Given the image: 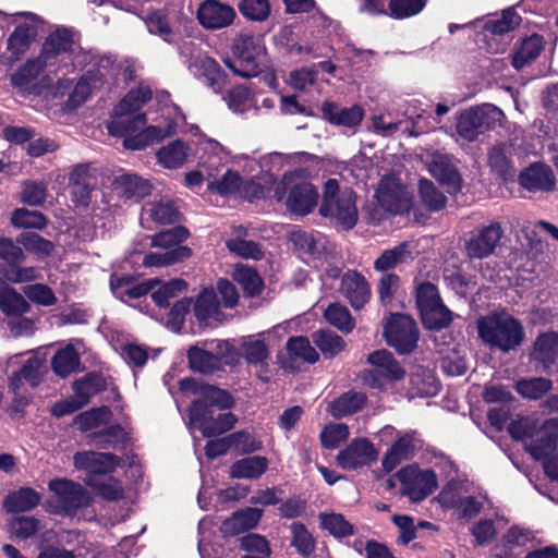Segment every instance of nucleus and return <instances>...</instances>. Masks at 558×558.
Returning <instances> with one entry per match:
<instances>
[{
  "mask_svg": "<svg viewBox=\"0 0 558 558\" xmlns=\"http://www.w3.org/2000/svg\"><path fill=\"white\" fill-rule=\"evenodd\" d=\"M423 325L427 329L440 330L452 322V313L439 302L437 305L420 312Z\"/></svg>",
  "mask_w": 558,
  "mask_h": 558,
  "instance_id": "5fc2aeb1",
  "label": "nucleus"
},
{
  "mask_svg": "<svg viewBox=\"0 0 558 558\" xmlns=\"http://www.w3.org/2000/svg\"><path fill=\"white\" fill-rule=\"evenodd\" d=\"M194 392H199L201 398L195 402L206 404L207 409H230L233 405V399L230 393L226 390L219 389L215 386H201L199 388H193Z\"/></svg>",
  "mask_w": 558,
  "mask_h": 558,
  "instance_id": "09e8293b",
  "label": "nucleus"
},
{
  "mask_svg": "<svg viewBox=\"0 0 558 558\" xmlns=\"http://www.w3.org/2000/svg\"><path fill=\"white\" fill-rule=\"evenodd\" d=\"M409 259H412L409 244L403 242L392 248L385 250L374 262V268L376 271L386 272Z\"/></svg>",
  "mask_w": 558,
  "mask_h": 558,
  "instance_id": "c03bdc74",
  "label": "nucleus"
},
{
  "mask_svg": "<svg viewBox=\"0 0 558 558\" xmlns=\"http://www.w3.org/2000/svg\"><path fill=\"white\" fill-rule=\"evenodd\" d=\"M543 48L544 40L542 36L531 35L524 38L520 48L512 54L511 64L517 70L523 69L539 56Z\"/></svg>",
  "mask_w": 558,
  "mask_h": 558,
  "instance_id": "a19ab883",
  "label": "nucleus"
},
{
  "mask_svg": "<svg viewBox=\"0 0 558 558\" xmlns=\"http://www.w3.org/2000/svg\"><path fill=\"white\" fill-rule=\"evenodd\" d=\"M233 53L239 66L230 60L225 63L236 75L250 78L259 74L265 63V47L258 38L247 34L240 35L234 40Z\"/></svg>",
  "mask_w": 558,
  "mask_h": 558,
  "instance_id": "6e6552de",
  "label": "nucleus"
},
{
  "mask_svg": "<svg viewBox=\"0 0 558 558\" xmlns=\"http://www.w3.org/2000/svg\"><path fill=\"white\" fill-rule=\"evenodd\" d=\"M187 357L191 368L203 374L213 373L220 367V357L207 350L191 348Z\"/></svg>",
  "mask_w": 558,
  "mask_h": 558,
  "instance_id": "864d4df0",
  "label": "nucleus"
},
{
  "mask_svg": "<svg viewBox=\"0 0 558 558\" xmlns=\"http://www.w3.org/2000/svg\"><path fill=\"white\" fill-rule=\"evenodd\" d=\"M418 191L422 202L429 210L437 211L445 207L447 198L432 181L420 180Z\"/></svg>",
  "mask_w": 558,
  "mask_h": 558,
  "instance_id": "338daca9",
  "label": "nucleus"
},
{
  "mask_svg": "<svg viewBox=\"0 0 558 558\" xmlns=\"http://www.w3.org/2000/svg\"><path fill=\"white\" fill-rule=\"evenodd\" d=\"M510 155L511 148L506 144H497L488 151V165L492 171L504 180H507L514 174Z\"/></svg>",
  "mask_w": 558,
  "mask_h": 558,
  "instance_id": "37998d69",
  "label": "nucleus"
},
{
  "mask_svg": "<svg viewBox=\"0 0 558 558\" xmlns=\"http://www.w3.org/2000/svg\"><path fill=\"white\" fill-rule=\"evenodd\" d=\"M289 240L300 258L308 266L319 269L328 263L331 252L322 233L296 229L290 233Z\"/></svg>",
  "mask_w": 558,
  "mask_h": 558,
  "instance_id": "9b49d317",
  "label": "nucleus"
},
{
  "mask_svg": "<svg viewBox=\"0 0 558 558\" xmlns=\"http://www.w3.org/2000/svg\"><path fill=\"white\" fill-rule=\"evenodd\" d=\"M341 294L354 310H361L371 299V288L366 278L356 270H348L341 277Z\"/></svg>",
  "mask_w": 558,
  "mask_h": 558,
  "instance_id": "5701e85b",
  "label": "nucleus"
},
{
  "mask_svg": "<svg viewBox=\"0 0 558 558\" xmlns=\"http://www.w3.org/2000/svg\"><path fill=\"white\" fill-rule=\"evenodd\" d=\"M519 182L530 192H548L555 186L556 180L551 169L544 165H532L521 172Z\"/></svg>",
  "mask_w": 558,
  "mask_h": 558,
  "instance_id": "c756f323",
  "label": "nucleus"
},
{
  "mask_svg": "<svg viewBox=\"0 0 558 558\" xmlns=\"http://www.w3.org/2000/svg\"><path fill=\"white\" fill-rule=\"evenodd\" d=\"M157 279H149L143 282L134 283L130 277L111 279V289L117 298L126 302L128 300L140 299L151 292Z\"/></svg>",
  "mask_w": 558,
  "mask_h": 558,
  "instance_id": "72a5a7b5",
  "label": "nucleus"
},
{
  "mask_svg": "<svg viewBox=\"0 0 558 558\" xmlns=\"http://www.w3.org/2000/svg\"><path fill=\"white\" fill-rule=\"evenodd\" d=\"M191 254L192 251L189 247H174L162 253L155 252L147 254L144 257L143 264L149 267L168 266L189 258Z\"/></svg>",
  "mask_w": 558,
  "mask_h": 558,
  "instance_id": "052dcab7",
  "label": "nucleus"
},
{
  "mask_svg": "<svg viewBox=\"0 0 558 558\" xmlns=\"http://www.w3.org/2000/svg\"><path fill=\"white\" fill-rule=\"evenodd\" d=\"M0 310L7 315H22L29 310L24 295L11 287L0 290Z\"/></svg>",
  "mask_w": 558,
  "mask_h": 558,
  "instance_id": "6e6d98bb",
  "label": "nucleus"
},
{
  "mask_svg": "<svg viewBox=\"0 0 558 558\" xmlns=\"http://www.w3.org/2000/svg\"><path fill=\"white\" fill-rule=\"evenodd\" d=\"M290 531L292 534L291 545L296 551L304 557L312 555L315 550V539L306 526L301 522H293L290 525Z\"/></svg>",
  "mask_w": 558,
  "mask_h": 558,
  "instance_id": "680f3d73",
  "label": "nucleus"
},
{
  "mask_svg": "<svg viewBox=\"0 0 558 558\" xmlns=\"http://www.w3.org/2000/svg\"><path fill=\"white\" fill-rule=\"evenodd\" d=\"M421 447L422 442L415 432L400 435L383 458V468L386 472L393 471L401 462L411 459Z\"/></svg>",
  "mask_w": 558,
  "mask_h": 558,
  "instance_id": "393cba45",
  "label": "nucleus"
},
{
  "mask_svg": "<svg viewBox=\"0 0 558 558\" xmlns=\"http://www.w3.org/2000/svg\"><path fill=\"white\" fill-rule=\"evenodd\" d=\"M40 501V495L29 487L20 488L7 496L3 508L11 513L29 511Z\"/></svg>",
  "mask_w": 558,
  "mask_h": 558,
  "instance_id": "ea45409f",
  "label": "nucleus"
},
{
  "mask_svg": "<svg viewBox=\"0 0 558 558\" xmlns=\"http://www.w3.org/2000/svg\"><path fill=\"white\" fill-rule=\"evenodd\" d=\"M531 357L544 371L549 369L558 361V332L550 331L539 335L534 342Z\"/></svg>",
  "mask_w": 558,
  "mask_h": 558,
  "instance_id": "2f4dec72",
  "label": "nucleus"
},
{
  "mask_svg": "<svg viewBox=\"0 0 558 558\" xmlns=\"http://www.w3.org/2000/svg\"><path fill=\"white\" fill-rule=\"evenodd\" d=\"M57 74L53 59L48 60L46 56V41L43 45L40 54L28 60L11 76L12 85L24 95H40L49 88L52 78Z\"/></svg>",
  "mask_w": 558,
  "mask_h": 558,
  "instance_id": "423d86ee",
  "label": "nucleus"
},
{
  "mask_svg": "<svg viewBox=\"0 0 558 558\" xmlns=\"http://www.w3.org/2000/svg\"><path fill=\"white\" fill-rule=\"evenodd\" d=\"M232 277L250 296H255L262 291L263 281L259 275L251 267L236 265Z\"/></svg>",
  "mask_w": 558,
  "mask_h": 558,
  "instance_id": "4d7b16f0",
  "label": "nucleus"
},
{
  "mask_svg": "<svg viewBox=\"0 0 558 558\" xmlns=\"http://www.w3.org/2000/svg\"><path fill=\"white\" fill-rule=\"evenodd\" d=\"M468 483L452 478L440 492L438 499L442 507L454 509L460 518L471 519L481 512L483 502L474 496L465 495Z\"/></svg>",
  "mask_w": 558,
  "mask_h": 558,
  "instance_id": "2eb2a0df",
  "label": "nucleus"
},
{
  "mask_svg": "<svg viewBox=\"0 0 558 558\" xmlns=\"http://www.w3.org/2000/svg\"><path fill=\"white\" fill-rule=\"evenodd\" d=\"M377 450L366 438H356L338 453L339 465L347 470H355L368 465L377 459Z\"/></svg>",
  "mask_w": 558,
  "mask_h": 558,
  "instance_id": "412c9836",
  "label": "nucleus"
},
{
  "mask_svg": "<svg viewBox=\"0 0 558 558\" xmlns=\"http://www.w3.org/2000/svg\"><path fill=\"white\" fill-rule=\"evenodd\" d=\"M14 15L26 20L14 29L8 39V50L15 58H19L28 50L32 41L37 36L43 20L32 12H16Z\"/></svg>",
  "mask_w": 558,
  "mask_h": 558,
  "instance_id": "aec40b11",
  "label": "nucleus"
},
{
  "mask_svg": "<svg viewBox=\"0 0 558 558\" xmlns=\"http://www.w3.org/2000/svg\"><path fill=\"white\" fill-rule=\"evenodd\" d=\"M197 320L205 326H215L220 322L219 301L214 289H204L194 304Z\"/></svg>",
  "mask_w": 558,
  "mask_h": 558,
  "instance_id": "473e14b6",
  "label": "nucleus"
},
{
  "mask_svg": "<svg viewBox=\"0 0 558 558\" xmlns=\"http://www.w3.org/2000/svg\"><path fill=\"white\" fill-rule=\"evenodd\" d=\"M236 16L234 9L217 0L204 1L197 10L199 24L206 29H221L231 25Z\"/></svg>",
  "mask_w": 558,
  "mask_h": 558,
  "instance_id": "4be33fe9",
  "label": "nucleus"
},
{
  "mask_svg": "<svg viewBox=\"0 0 558 558\" xmlns=\"http://www.w3.org/2000/svg\"><path fill=\"white\" fill-rule=\"evenodd\" d=\"M262 514V510L257 508H245L240 510L222 522L221 531L229 535H235L248 531L257 525Z\"/></svg>",
  "mask_w": 558,
  "mask_h": 558,
  "instance_id": "f704fd0d",
  "label": "nucleus"
},
{
  "mask_svg": "<svg viewBox=\"0 0 558 558\" xmlns=\"http://www.w3.org/2000/svg\"><path fill=\"white\" fill-rule=\"evenodd\" d=\"M11 222L16 228L41 230L47 226V218L39 211L17 208L12 213Z\"/></svg>",
  "mask_w": 558,
  "mask_h": 558,
  "instance_id": "0e129e2a",
  "label": "nucleus"
},
{
  "mask_svg": "<svg viewBox=\"0 0 558 558\" xmlns=\"http://www.w3.org/2000/svg\"><path fill=\"white\" fill-rule=\"evenodd\" d=\"M51 365L58 376L66 377L78 368L80 355L74 347L69 344L56 352Z\"/></svg>",
  "mask_w": 558,
  "mask_h": 558,
  "instance_id": "a18cd8bd",
  "label": "nucleus"
},
{
  "mask_svg": "<svg viewBox=\"0 0 558 558\" xmlns=\"http://www.w3.org/2000/svg\"><path fill=\"white\" fill-rule=\"evenodd\" d=\"M46 56L48 60L53 59L57 72L64 69V74L87 65H93L94 71L100 70L108 74L113 64L110 57H101L94 50H84L68 29H58L48 36Z\"/></svg>",
  "mask_w": 558,
  "mask_h": 558,
  "instance_id": "f03ea898",
  "label": "nucleus"
},
{
  "mask_svg": "<svg viewBox=\"0 0 558 558\" xmlns=\"http://www.w3.org/2000/svg\"><path fill=\"white\" fill-rule=\"evenodd\" d=\"M179 218V211L168 198H159L145 203L141 214V223L150 228V222L160 225L173 223Z\"/></svg>",
  "mask_w": 558,
  "mask_h": 558,
  "instance_id": "cd10ccee",
  "label": "nucleus"
},
{
  "mask_svg": "<svg viewBox=\"0 0 558 558\" xmlns=\"http://www.w3.org/2000/svg\"><path fill=\"white\" fill-rule=\"evenodd\" d=\"M93 441L100 448H117L123 446L129 439L125 427L116 424L92 435Z\"/></svg>",
  "mask_w": 558,
  "mask_h": 558,
  "instance_id": "603ef678",
  "label": "nucleus"
},
{
  "mask_svg": "<svg viewBox=\"0 0 558 558\" xmlns=\"http://www.w3.org/2000/svg\"><path fill=\"white\" fill-rule=\"evenodd\" d=\"M397 477L401 484L402 494L413 502L424 500L437 488V476L432 470H421L416 465L402 468Z\"/></svg>",
  "mask_w": 558,
  "mask_h": 558,
  "instance_id": "4468645a",
  "label": "nucleus"
},
{
  "mask_svg": "<svg viewBox=\"0 0 558 558\" xmlns=\"http://www.w3.org/2000/svg\"><path fill=\"white\" fill-rule=\"evenodd\" d=\"M324 119L335 125L354 128L363 120V109L354 105L352 107H340L331 101H325L322 106Z\"/></svg>",
  "mask_w": 558,
  "mask_h": 558,
  "instance_id": "7c9ffc66",
  "label": "nucleus"
},
{
  "mask_svg": "<svg viewBox=\"0 0 558 558\" xmlns=\"http://www.w3.org/2000/svg\"><path fill=\"white\" fill-rule=\"evenodd\" d=\"M110 415L111 412L108 408H96L80 413L74 418V424L77 426L80 430L88 432L108 424L110 421Z\"/></svg>",
  "mask_w": 558,
  "mask_h": 558,
  "instance_id": "bf43d9fd",
  "label": "nucleus"
},
{
  "mask_svg": "<svg viewBox=\"0 0 558 558\" xmlns=\"http://www.w3.org/2000/svg\"><path fill=\"white\" fill-rule=\"evenodd\" d=\"M105 379L96 373H89L72 385L73 398L84 408L90 399L105 388Z\"/></svg>",
  "mask_w": 558,
  "mask_h": 558,
  "instance_id": "4c0bfd02",
  "label": "nucleus"
},
{
  "mask_svg": "<svg viewBox=\"0 0 558 558\" xmlns=\"http://www.w3.org/2000/svg\"><path fill=\"white\" fill-rule=\"evenodd\" d=\"M324 217L335 218L345 229H351L357 221L354 193L340 191L336 179H329L324 186L323 202L319 208Z\"/></svg>",
  "mask_w": 558,
  "mask_h": 558,
  "instance_id": "0eeeda50",
  "label": "nucleus"
},
{
  "mask_svg": "<svg viewBox=\"0 0 558 558\" xmlns=\"http://www.w3.org/2000/svg\"><path fill=\"white\" fill-rule=\"evenodd\" d=\"M149 86L140 84L132 88L114 107L108 132L123 138L125 148L142 149L153 142H159L175 132L177 123L147 125L145 113L138 111L151 99Z\"/></svg>",
  "mask_w": 558,
  "mask_h": 558,
  "instance_id": "f257e3e1",
  "label": "nucleus"
},
{
  "mask_svg": "<svg viewBox=\"0 0 558 558\" xmlns=\"http://www.w3.org/2000/svg\"><path fill=\"white\" fill-rule=\"evenodd\" d=\"M49 489L54 494V512L58 514L72 517L78 509L88 507L92 501L88 492L81 484L70 480H52L49 482Z\"/></svg>",
  "mask_w": 558,
  "mask_h": 558,
  "instance_id": "ddd939ff",
  "label": "nucleus"
},
{
  "mask_svg": "<svg viewBox=\"0 0 558 558\" xmlns=\"http://www.w3.org/2000/svg\"><path fill=\"white\" fill-rule=\"evenodd\" d=\"M541 433V437L527 445V450L535 459L544 460L545 474L558 482V452L553 454L558 444V418L545 421Z\"/></svg>",
  "mask_w": 558,
  "mask_h": 558,
  "instance_id": "9d476101",
  "label": "nucleus"
},
{
  "mask_svg": "<svg viewBox=\"0 0 558 558\" xmlns=\"http://www.w3.org/2000/svg\"><path fill=\"white\" fill-rule=\"evenodd\" d=\"M106 76L107 74L100 70H87L70 94L66 102L68 108L75 109L83 105L95 90L105 84Z\"/></svg>",
  "mask_w": 558,
  "mask_h": 558,
  "instance_id": "c85d7f7f",
  "label": "nucleus"
},
{
  "mask_svg": "<svg viewBox=\"0 0 558 558\" xmlns=\"http://www.w3.org/2000/svg\"><path fill=\"white\" fill-rule=\"evenodd\" d=\"M269 461L266 457L253 456L235 461L230 466L232 478L256 480L268 469Z\"/></svg>",
  "mask_w": 558,
  "mask_h": 558,
  "instance_id": "c9c22d12",
  "label": "nucleus"
},
{
  "mask_svg": "<svg viewBox=\"0 0 558 558\" xmlns=\"http://www.w3.org/2000/svg\"><path fill=\"white\" fill-rule=\"evenodd\" d=\"M384 336L387 343L399 353H410L416 348L418 329L410 316L395 314L385 325Z\"/></svg>",
  "mask_w": 558,
  "mask_h": 558,
  "instance_id": "dca6fc26",
  "label": "nucleus"
},
{
  "mask_svg": "<svg viewBox=\"0 0 558 558\" xmlns=\"http://www.w3.org/2000/svg\"><path fill=\"white\" fill-rule=\"evenodd\" d=\"M505 113L493 104L470 107L457 113L456 133L465 142L472 143L488 131L502 125Z\"/></svg>",
  "mask_w": 558,
  "mask_h": 558,
  "instance_id": "39448f33",
  "label": "nucleus"
},
{
  "mask_svg": "<svg viewBox=\"0 0 558 558\" xmlns=\"http://www.w3.org/2000/svg\"><path fill=\"white\" fill-rule=\"evenodd\" d=\"M16 242L29 252L36 255L38 258H45L50 255L53 250V244L49 240L41 238L39 234L34 232L21 233Z\"/></svg>",
  "mask_w": 558,
  "mask_h": 558,
  "instance_id": "e2e57ef3",
  "label": "nucleus"
},
{
  "mask_svg": "<svg viewBox=\"0 0 558 558\" xmlns=\"http://www.w3.org/2000/svg\"><path fill=\"white\" fill-rule=\"evenodd\" d=\"M480 338L493 348L509 352L524 340L522 324L506 312L494 313L477 320Z\"/></svg>",
  "mask_w": 558,
  "mask_h": 558,
  "instance_id": "20e7f679",
  "label": "nucleus"
},
{
  "mask_svg": "<svg viewBox=\"0 0 558 558\" xmlns=\"http://www.w3.org/2000/svg\"><path fill=\"white\" fill-rule=\"evenodd\" d=\"M206 404L192 402L189 409L190 428L198 429L204 437L218 436L230 430L236 417L231 412L216 414L214 409H207Z\"/></svg>",
  "mask_w": 558,
  "mask_h": 558,
  "instance_id": "f8f14e48",
  "label": "nucleus"
},
{
  "mask_svg": "<svg viewBox=\"0 0 558 558\" xmlns=\"http://www.w3.org/2000/svg\"><path fill=\"white\" fill-rule=\"evenodd\" d=\"M117 187L128 198H142L150 191V184L136 174L125 173L116 178Z\"/></svg>",
  "mask_w": 558,
  "mask_h": 558,
  "instance_id": "3c124183",
  "label": "nucleus"
},
{
  "mask_svg": "<svg viewBox=\"0 0 558 558\" xmlns=\"http://www.w3.org/2000/svg\"><path fill=\"white\" fill-rule=\"evenodd\" d=\"M186 287V282L182 279H172L167 282L158 280V283L151 290V299L157 306L167 307L170 300L181 294Z\"/></svg>",
  "mask_w": 558,
  "mask_h": 558,
  "instance_id": "49530a36",
  "label": "nucleus"
},
{
  "mask_svg": "<svg viewBox=\"0 0 558 558\" xmlns=\"http://www.w3.org/2000/svg\"><path fill=\"white\" fill-rule=\"evenodd\" d=\"M380 206L389 213L400 214L409 208L410 198L405 187L395 174L384 175L376 190Z\"/></svg>",
  "mask_w": 558,
  "mask_h": 558,
  "instance_id": "6ab92c4d",
  "label": "nucleus"
},
{
  "mask_svg": "<svg viewBox=\"0 0 558 558\" xmlns=\"http://www.w3.org/2000/svg\"><path fill=\"white\" fill-rule=\"evenodd\" d=\"M44 374V361L37 355H32L25 361L20 371L14 372L9 377V388L17 396L24 385H28L32 388L37 387L41 383Z\"/></svg>",
  "mask_w": 558,
  "mask_h": 558,
  "instance_id": "a878e982",
  "label": "nucleus"
},
{
  "mask_svg": "<svg viewBox=\"0 0 558 558\" xmlns=\"http://www.w3.org/2000/svg\"><path fill=\"white\" fill-rule=\"evenodd\" d=\"M274 196L278 202L284 201L290 213L306 216L317 206L319 194L306 171L296 169L283 174L275 186Z\"/></svg>",
  "mask_w": 558,
  "mask_h": 558,
  "instance_id": "7ed1b4c3",
  "label": "nucleus"
},
{
  "mask_svg": "<svg viewBox=\"0 0 558 558\" xmlns=\"http://www.w3.org/2000/svg\"><path fill=\"white\" fill-rule=\"evenodd\" d=\"M367 362L372 369L364 373L363 380L373 388H381L383 380H399L405 375V371L387 350L374 351L368 355Z\"/></svg>",
  "mask_w": 558,
  "mask_h": 558,
  "instance_id": "f3484780",
  "label": "nucleus"
},
{
  "mask_svg": "<svg viewBox=\"0 0 558 558\" xmlns=\"http://www.w3.org/2000/svg\"><path fill=\"white\" fill-rule=\"evenodd\" d=\"M504 230L499 222L474 229L465 240V252L470 258L483 259L490 256L502 238Z\"/></svg>",
  "mask_w": 558,
  "mask_h": 558,
  "instance_id": "a211bd4d",
  "label": "nucleus"
},
{
  "mask_svg": "<svg viewBox=\"0 0 558 558\" xmlns=\"http://www.w3.org/2000/svg\"><path fill=\"white\" fill-rule=\"evenodd\" d=\"M366 402V395L357 391H348L335 399L328 407L329 413L340 418L360 411Z\"/></svg>",
  "mask_w": 558,
  "mask_h": 558,
  "instance_id": "58836bf2",
  "label": "nucleus"
},
{
  "mask_svg": "<svg viewBox=\"0 0 558 558\" xmlns=\"http://www.w3.org/2000/svg\"><path fill=\"white\" fill-rule=\"evenodd\" d=\"M320 519L323 527L337 538L354 534V525L340 513L320 514Z\"/></svg>",
  "mask_w": 558,
  "mask_h": 558,
  "instance_id": "69168bd1",
  "label": "nucleus"
},
{
  "mask_svg": "<svg viewBox=\"0 0 558 558\" xmlns=\"http://www.w3.org/2000/svg\"><path fill=\"white\" fill-rule=\"evenodd\" d=\"M430 174L442 184L447 192L456 194L462 187V178L453 165L452 157L448 155L436 154L428 165Z\"/></svg>",
  "mask_w": 558,
  "mask_h": 558,
  "instance_id": "b1692460",
  "label": "nucleus"
},
{
  "mask_svg": "<svg viewBox=\"0 0 558 558\" xmlns=\"http://www.w3.org/2000/svg\"><path fill=\"white\" fill-rule=\"evenodd\" d=\"M240 351L251 365H264L269 356L265 341L255 336L244 338L241 341Z\"/></svg>",
  "mask_w": 558,
  "mask_h": 558,
  "instance_id": "8fccbe9b",
  "label": "nucleus"
},
{
  "mask_svg": "<svg viewBox=\"0 0 558 558\" xmlns=\"http://www.w3.org/2000/svg\"><path fill=\"white\" fill-rule=\"evenodd\" d=\"M553 387L551 380L543 377L523 378L517 381L515 390L520 396L531 400H537Z\"/></svg>",
  "mask_w": 558,
  "mask_h": 558,
  "instance_id": "13d9d810",
  "label": "nucleus"
},
{
  "mask_svg": "<svg viewBox=\"0 0 558 558\" xmlns=\"http://www.w3.org/2000/svg\"><path fill=\"white\" fill-rule=\"evenodd\" d=\"M191 147L183 141L175 140L158 149L156 156L159 165L167 169H177L184 165Z\"/></svg>",
  "mask_w": 558,
  "mask_h": 558,
  "instance_id": "e433bc0d",
  "label": "nucleus"
},
{
  "mask_svg": "<svg viewBox=\"0 0 558 558\" xmlns=\"http://www.w3.org/2000/svg\"><path fill=\"white\" fill-rule=\"evenodd\" d=\"M76 469L85 470L90 474H108L116 470L120 462L119 457L107 452L83 451L74 454Z\"/></svg>",
  "mask_w": 558,
  "mask_h": 558,
  "instance_id": "bb28decb",
  "label": "nucleus"
},
{
  "mask_svg": "<svg viewBox=\"0 0 558 558\" xmlns=\"http://www.w3.org/2000/svg\"><path fill=\"white\" fill-rule=\"evenodd\" d=\"M521 22L520 15L513 9L502 11L501 16L486 21L484 32L486 37L494 39L496 36H505L512 32Z\"/></svg>",
  "mask_w": 558,
  "mask_h": 558,
  "instance_id": "79ce46f5",
  "label": "nucleus"
},
{
  "mask_svg": "<svg viewBox=\"0 0 558 558\" xmlns=\"http://www.w3.org/2000/svg\"><path fill=\"white\" fill-rule=\"evenodd\" d=\"M312 338L325 357H333L345 348L343 338L331 330H317L312 335Z\"/></svg>",
  "mask_w": 558,
  "mask_h": 558,
  "instance_id": "de8ad7c7",
  "label": "nucleus"
},
{
  "mask_svg": "<svg viewBox=\"0 0 558 558\" xmlns=\"http://www.w3.org/2000/svg\"><path fill=\"white\" fill-rule=\"evenodd\" d=\"M206 149L214 154L213 158L203 161V166L207 171L208 191L221 196L239 194L242 186V178L236 171L227 170L220 179H215L219 166H221L228 157L225 148L218 142L209 141Z\"/></svg>",
  "mask_w": 558,
  "mask_h": 558,
  "instance_id": "1a4fd4ad",
  "label": "nucleus"
},
{
  "mask_svg": "<svg viewBox=\"0 0 558 558\" xmlns=\"http://www.w3.org/2000/svg\"><path fill=\"white\" fill-rule=\"evenodd\" d=\"M326 320L341 331L350 332L354 328V319L349 310L338 303L330 304L325 311Z\"/></svg>",
  "mask_w": 558,
  "mask_h": 558,
  "instance_id": "774afa93",
  "label": "nucleus"
}]
</instances>
